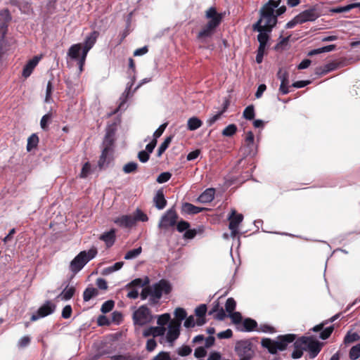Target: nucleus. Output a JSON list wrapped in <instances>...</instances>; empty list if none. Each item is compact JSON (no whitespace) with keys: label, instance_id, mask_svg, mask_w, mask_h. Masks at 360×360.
<instances>
[{"label":"nucleus","instance_id":"864d4df0","mask_svg":"<svg viewBox=\"0 0 360 360\" xmlns=\"http://www.w3.org/2000/svg\"><path fill=\"white\" fill-rule=\"evenodd\" d=\"M333 326H329L323 330L319 335V338L322 340H326L330 337L333 331Z\"/></svg>","mask_w":360,"mask_h":360},{"label":"nucleus","instance_id":"6ab92c4d","mask_svg":"<svg viewBox=\"0 0 360 360\" xmlns=\"http://www.w3.org/2000/svg\"><path fill=\"white\" fill-rule=\"evenodd\" d=\"M41 58V56H36L27 63V64L24 66L22 72V75L25 78H27L30 76Z\"/></svg>","mask_w":360,"mask_h":360},{"label":"nucleus","instance_id":"774afa93","mask_svg":"<svg viewBox=\"0 0 360 360\" xmlns=\"http://www.w3.org/2000/svg\"><path fill=\"white\" fill-rule=\"evenodd\" d=\"M152 360H171V358L168 352H161Z\"/></svg>","mask_w":360,"mask_h":360},{"label":"nucleus","instance_id":"5701e85b","mask_svg":"<svg viewBox=\"0 0 360 360\" xmlns=\"http://www.w3.org/2000/svg\"><path fill=\"white\" fill-rule=\"evenodd\" d=\"M215 190L214 188L206 189L198 198L202 203H208L213 200L214 198Z\"/></svg>","mask_w":360,"mask_h":360},{"label":"nucleus","instance_id":"412c9836","mask_svg":"<svg viewBox=\"0 0 360 360\" xmlns=\"http://www.w3.org/2000/svg\"><path fill=\"white\" fill-rule=\"evenodd\" d=\"M115 131L113 129H108L106 131L104 140L103 142V149H107L112 152V146L114 143Z\"/></svg>","mask_w":360,"mask_h":360},{"label":"nucleus","instance_id":"39448f33","mask_svg":"<svg viewBox=\"0 0 360 360\" xmlns=\"http://www.w3.org/2000/svg\"><path fill=\"white\" fill-rule=\"evenodd\" d=\"M171 283L165 279L153 284V298L151 299V305H155L159 303L160 300L164 295H168L172 291Z\"/></svg>","mask_w":360,"mask_h":360},{"label":"nucleus","instance_id":"79ce46f5","mask_svg":"<svg viewBox=\"0 0 360 360\" xmlns=\"http://www.w3.org/2000/svg\"><path fill=\"white\" fill-rule=\"evenodd\" d=\"M172 136L167 137L165 141L161 143L158 150V156H160L168 148L172 141Z\"/></svg>","mask_w":360,"mask_h":360},{"label":"nucleus","instance_id":"58836bf2","mask_svg":"<svg viewBox=\"0 0 360 360\" xmlns=\"http://www.w3.org/2000/svg\"><path fill=\"white\" fill-rule=\"evenodd\" d=\"M138 168V164L135 162H129L125 164L123 167V172L125 174L133 173L136 171Z\"/></svg>","mask_w":360,"mask_h":360},{"label":"nucleus","instance_id":"aec40b11","mask_svg":"<svg viewBox=\"0 0 360 360\" xmlns=\"http://www.w3.org/2000/svg\"><path fill=\"white\" fill-rule=\"evenodd\" d=\"M82 49V44L79 43L72 45L68 51V56L72 60H77L79 66Z\"/></svg>","mask_w":360,"mask_h":360},{"label":"nucleus","instance_id":"bb28decb","mask_svg":"<svg viewBox=\"0 0 360 360\" xmlns=\"http://www.w3.org/2000/svg\"><path fill=\"white\" fill-rule=\"evenodd\" d=\"M109 360H141L137 355L131 353L119 354L108 356Z\"/></svg>","mask_w":360,"mask_h":360},{"label":"nucleus","instance_id":"a211bd4d","mask_svg":"<svg viewBox=\"0 0 360 360\" xmlns=\"http://www.w3.org/2000/svg\"><path fill=\"white\" fill-rule=\"evenodd\" d=\"M114 222L121 227L131 228L135 224L136 219L132 215H122L116 218Z\"/></svg>","mask_w":360,"mask_h":360},{"label":"nucleus","instance_id":"6e6d98bb","mask_svg":"<svg viewBox=\"0 0 360 360\" xmlns=\"http://www.w3.org/2000/svg\"><path fill=\"white\" fill-rule=\"evenodd\" d=\"M90 172H91V165L89 164V162H87L84 163V165H83V167L82 168V171L80 173V177L81 178L87 177V176L90 174Z\"/></svg>","mask_w":360,"mask_h":360},{"label":"nucleus","instance_id":"dca6fc26","mask_svg":"<svg viewBox=\"0 0 360 360\" xmlns=\"http://www.w3.org/2000/svg\"><path fill=\"white\" fill-rule=\"evenodd\" d=\"M277 77L281 80V85L279 91L283 94L285 95L290 92L289 88V73L283 69L280 68L277 72Z\"/></svg>","mask_w":360,"mask_h":360},{"label":"nucleus","instance_id":"e2e57ef3","mask_svg":"<svg viewBox=\"0 0 360 360\" xmlns=\"http://www.w3.org/2000/svg\"><path fill=\"white\" fill-rule=\"evenodd\" d=\"M153 330V337L162 336L165 333L166 328L161 326L152 327Z\"/></svg>","mask_w":360,"mask_h":360},{"label":"nucleus","instance_id":"f03ea898","mask_svg":"<svg viewBox=\"0 0 360 360\" xmlns=\"http://www.w3.org/2000/svg\"><path fill=\"white\" fill-rule=\"evenodd\" d=\"M205 17L209 19V21L198 34V38L202 41L210 37L214 34L215 29L222 20V15L217 13L214 7H210L207 10Z\"/></svg>","mask_w":360,"mask_h":360},{"label":"nucleus","instance_id":"473e14b6","mask_svg":"<svg viewBox=\"0 0 360 360\" xmlns=\"http://www.w3.org/2000/svg\"><path fill=\"white\" fill-rule=\"evenodd\" d=\"M124 265L123 262H118L115 263L113 265L108 266L103 269V274L108 275L116 271L120 270Z\"/></svg>","mask_w":360,"mask_h":360},{"label":"nucleus","instance_id":"f704fd0d","mask_svg":"<svg viewBox=\"0 0 360 360\" xmlns=\"http://www.w3.org/2000/svg\"><path fill=\"white\" fill-rule=\"evenodd\" d=\"M38 142V136L35 134H32L27 139V150L30 151L37 146Z\"/></svg>","mask_w":360,"mask_h":360},{"label":"nucleus","instance_id":"4468645a","mask_svg":"<svg viewBox=\"0 0 360 360\" xmlns=\"http://www.w3.org/2000/svg\"><path fill=\"white\" fill-rule=\"evenodd\" d=\"M297 16L302 24L307 22H314L321 16V11L317 6H312L300 13Z\"/></svg>","mask_w":360,"mask_h":360},{"label":"nucleus","instance_id":"7ed1b4c3","mask_svg":"<svg viewBox=\"0 0 360 360\" xmlns=\"http://www.w3.org/2000/svg\"><path fill=\"white\" fill-rule=\"evenodd\" d=\"M295 335L287 334L279 335L276 340H272L270 338H263L261 345L263 347L268 349L271 354H276L278 351H283L286 349L289 343L294 342Z\"/></svg>","mask_w":360,"mask_h":360},{"label":"nucleus","instance_id":"f3484780","mask_svg":"<svg viewBox=\"0 0 360 360\" xmlns=\"http://www.w3.org/2000/svg\"><path fill=\"white\" fill-rule=\"evenodd\" d=\"M181 323L179 321H172L168 325V331L167 333V340L172 343L176 340L180 334Z\"/></svg>","mask_w":360,"mask_h":360},{"label":"nucleus","instance_id":"ea45409f","mask_svg":"<svg viewBox=\"0 0 360 360\" xmlns=\"http://www.w3.org/2000/svg\"><path fill=\"white\" fill-rule=\"evenodd\" d=\"M170 319L171 317L169 314H163L162 315L158 316L157 323L159 325V326L165 327V326L169 323Z\"/></svg>","mask_w":360,"mask_h":360},{"label":"nucleus","instance_id":"c9c22d12","mask_svg":"<svg viewBox=\"0 0 360 360\" xmlns=\"http://www.w3.org/2000/svg\"><path fill=\"white\" fill-rule=\"evenodd\" d=\"M141 247L131 250L125 254L124 259L127 260L135 259L141 253Z\"/></svg>","mask_w":360,"mask_h":360},{"label":"nucleus","instance_id":"49530a36","mask_svg":"<svg viewBox=\"0 0 360 360\" xmlns=\"http://www.w3.org/2000/svg\"><path fill=\"white\" fill-rule=\"evenodd\" d=\"M52 115L51 113H47L44 115L40 121V126L41 129L44 130H46L48 129V125L51 120Z\"/></svg>","mask_w":360,"mask_h":360},{"label":"nucleus","instance_id":"f257e3e1","mask_svg":"<svg viewBox=\"0 0 360 360\" xmlns=\"http://www.w3.org/2000/svg\"><path fill=\"white\" fill-rule=\"evenodd\" d=\"M281 0H269L260 9V18L252 26L254 31H260L262 27L268 32H271L272 29L277 24V18L283 14L286 11L285 6L279 7Z\"/></svg>","mask_w":360,"mask_h":360},{"label":"nucleus","instance_id":"052dcab7","mask_svg":"<svg viewBox=\"0 0 360 360\" xmlns=\"http://www.w3.org/2000/svg\"><path fill=\"white\" fill-rule=\"evenodd\" d=\"M167 126V123H164V124H161L159 127V128L154 132L153 139L157 141V139L163 134Z\"/></svg>","mask_w":360,"mask_h":360},{"label":"nucleus","instance_id":"72a5a7b5","mask_svg":"<svg viewBox=\"0 0 360 360\" xmlns=\"http://www.w3.org/2000/svg\"><path fill=\"white\" fill-rule=\"evenodd\" d=\"M131 87V84L128 85L124 91L123 92V94H122V96H120V103L118 106V110H122L124 108V105L126 103L128 96L129 95Z\"/></svg>","mask_w":360,"mask_h":360},{"label":"nucleus","instance_id":"a18cd8bd","mask_svg":"<svg viewBox=\"0 0 360 360\" xmlns=\"http://www.w3.org/2000/svg\"><path fill=\"white\" fill-rule=\"evenodd\" d=\"M236 302L235 300L232 297H229L227 299L225 304V309L226 311L230 314L231 312H233V311L236 309Z\"/></svg>","mask_w":360,"mask_h":360},{"label":"nucleus","instance_id":"680f3d73","mask_svg":"<svg viewBox=\"0 0 360 360\" xmlns=\"http://www.w3.org/2000/svg\"><path fill=\"white\" fill-rule=\"evenodd\" d=\"M192 352V349L190 347L186 345L182 346L181 347L179 348L178 349V354L181 356H186L189 355Z\"/></svg>","mask_w":360,"mask_h":360},{"label":"nucleus","instance_id":"6e6552de","mask_svg":"<svg viewBox=\"0 0 360 360\" xmlns=\"http://www.w3.org/2000/svg\"><path fill=\"white\" fill-rule=\"evenodd\" d=\"M300 345L304 346L305 351L309 352L311 358L316 357L321 351V344L314 340L311 337H302L297 340V347H300Z\"/></svg>","mask_w":360,"mask_h":360},{"label":"nucleus","instance_id":"8fccbe9b","mask_svg":"<svg viewBox=\"0 0 360 360\" xmlns=\"http://www.w3.org/2000/svg\"><path fill=\"white\" fill-rule=\"evenodd\" d=\"M115 303L112 300L105 301L101 306V311L103 314L110 311L114 307Z\"/></svg>","mask_w":360,"mask_h":360},{"label":"nucleus","instance_id":"37998d69","mask_svg":"<svg viewBox=\"0 0 360 360\" xmlns=\"http://www.w3.org/2000/svg\"><path fill=\"white\" fill-rule=\"evenodd\" d=\"M257 322L251 319H245L243 321V326L247 331H252L257 327Z\"/></svg>","mask_w":360,"mask_h":360},{"label":"nucleus","instance_id":"423d86ee","mask_svg":"<svg viewBox=\"0 0 360 360\" xmlns=\"http://www.w3.org/2000/svg\"><path fill=\"white\" fill-rule=\"evenodd\" d=\"M155 316L151 314L150 310L146 305H141L136 309L132 315L134 325L143 326L150 323Z\"/></svg>","mask_w":360,"mask_h":360},{"label":"nucleus","instance_id":"603ef678","mask_svg":"<svg viewBox=\"0 0 360 360\" xmlns=\"http://www.w3.org/2000/svg\"><path fill=\"white\" fill-rule=\"evenodd\" d=\"M133 217L136 219V221H147L148 220V216L139 209L136 210Z\"/></svg>","mask_w":360,"mask_h":360},{"label":"nucleus","instance_id":"338daca9","mask_svg":"<svg viewBox=\"0 0 360 360\" xmlns=\"http://www.w3.org/2000/svg\"><path fill=\"white\" fill-rule=\"evenodd\" d=\"M150 158V153H147L146 150H141L138 154V158L141 162H146Z\"/></svg>","mask_w":360,"mask_h":360},{"label":"nucleus","instance_id":"de8ad7c7","mask_svg":"<svg viewBox=\"0 0 360 360\" xmlns=\"http://www.w3.org/2000/svg\"><path fill=\"white\" fill-rule=\"evenodd\" d=\"M243 117L248 120L255 117V110L253 105H249L243 111Z\"/></svg>","mask_w":360,"mask_h":360},{"label":"nucleus","instance_id":"0eeeda50","mask_svg":"<svg viewBox=\"0 0 360 360\" xmlns=\"http://www.w3.org/2000/svg\"><path fill=\"white\" fill-rule=\"evenodd\" d=\"M178 214L174 208L169 209L160 218L158 228L160 234L165 235L169 228H173L177 223Z\"/></svg>","mask_w":360,"mask_h":360},{"label":"nucleus","instance_id":"9d476101","mask_svg":"<svg viewBox=\"0 0 360 360\" xmlns=\"http://www.w3.org/2000/svg\"><path fill=\"white\" fill-rule=\"evenodd\" d=\"M148 283V277L144 279L140 278L134 279L124 286V288L129 290L127 297L129 299H136L139 297V290Z\"/></svg>","mask_w":360,"mask_h":360},{"label":"nucleus","instance_id":"9b49d317","mask_svg":"<svg viewBox=\"0 0 360 360\" xmlns=\"http://www.w3.org/2000/svg\"><path fill=\"white\" fill-rule=\"evenodd\" d=\"M235 350L240 357V360H251L254 354L251 344L247 341L238 342Z\"/></svg>","mask_w":360,"mask_h":360},{"label":"nucleus","instance_id":"4d7b16f0","mask_svg":"<svg viewBox=\"0 0 360 360\" xmlns=\"http://www.w3.org/2000/svg\"><path fill=\"white\" fill-rule=\"evenodd\" d=\"M176 225L179 232L186 231L190 227L189 223L184 220L179 221Z\"/></svg>","mask_w":360,"mask_h":360},{"label":"nucleus","instance_id":"2eb2a0df","mask_svg":"<svg viewBox=\"0 0 360 360\" xmlns=\"http://www.w3.org/2000/svg\"><path fill=\"white\" fill-rule=\"evenodd\" d=\"M56 306L51 301H46L41 306L35 314H33L30 318L32 321H35L41 318H44L54 312Z\"/></svg>","mask_w":360,"mask_h":360},{"label":"nucleus","instance_id":"5fc2aeb1","mask_svg":"<svg viewBox=\"0 0 360 360\" xmlns=\"http://www.w3.org/2000/svg\"><path fill=\"white\" fill-rule=\"evenodd\" d=\"M172 174L169 172H162L161 173L157 178V181L159 184H163L169 180L171 178Z\"/></svg>","mask_w":360,"mask_h":360},{"label":"nucleus","instance_id":"c03bdc74","mask_svg":"<svg viewBox=\"0 0 360 360\" xmlns=\"http://www.w3.org/2000/svg\"><path fill=\"white\" fill-rule=\"evenodd\" d=\"M236 130L237 127L235 124H229L222 131V135L224 136H231L236 132Z\"/></svg>","mask_w":360,"mask_h":360},{"label":"nucleus","instance_id":"bf43d9fd","mask_svg":"<svg viewBox=\"0 0 360 360\" xmlns=\"http://www.w3.org/2000/svg\"><path fill=\"white\" fill-rule=\"evenodd\" d=\"M229 316L234 323H239L242 321V316L240 312L233 311L230 313Z\"/></svg>","mask_w":360,"mask_h":360},{"label":"nucleus","instance_id":"b1692460","mask_svg":"<svg viewBox=\"0 0 360 360\" xmlns=\"http://www.w3.org/2000/svg\"><path fill=\"white\" fill-rule=\"evenodd\" d=\"M111 152L107 150V149H103L102 150L101 155L100 156V159L98 160V165L100 169H104L107 167L110 162V155Z\"/></svg>","mask_w":360,"mask_h":360},{"label":"nucleus","instance_id":"ddd939ff","mask_svg":"<svg viewBox=\"0 0 360 360\" xmlns=\"http://www.w3.org/2000/svg\"><path fill=\"white\" fill-rule=\"evenodd\" d=\"M10 20L11 15L8 10L0 12V56L3 52L4 39L7 31V24Z\"/></svg>","mask_w":360,"mask_h":360},{"label":"nucleus","instance_id":"20e7f679","mask_svg":"<svg viewBox=\"0 0 360 360\" xmlns=\"http://www.w3.org/2000/svg\"><path fill=\"white\" fill-rule=\"evenodd\" d=\"M97 250L93 247L88 251L80 252L70 262V270L74 274H77L83 267L97 255Z\"/></svg>","mask_w":360,"mask_h":360},{"label":"nucleus","instance_id":"13d9d810","mask_svg":"<svg viewBox=\"0 0 360 360\" xmlns=\"http://www.w3.org/2000/svg\"><path fill=\"white\" fill-rule=\"evenodd\" d=\"M207 311V307L205 304H200L195 309V314L198 317L205 316Z\"/></svg>","mask_w":360,"mask_h":360},{"label":"nucleus","instance_id":"69168bd1","mask_svg":"<svg viewBox=\"0 0 360 360\" xmlns=\"http://www.w3.org/2000/svg\"><path fill=\"white\" fill-rule=\"evenodd\" d=\"M233 332L231 329H227L224 331H221L217 334V337L219 339H227L232 337Z\"/></svg>","mask_w":360,"mask_h":360},{"label":"nucleus","instance_id":"f8f14e48","mask_svg":"<svg viewBox=\"0 0 360 360\" xmlns=\"http://www.w3.org/2000/svg\"><path fill=\"white\" fill-rule=\"evenodd\" d=\"M228 219L229 221V229L231 230V236L234 238L238 233V226L243 220V215L238 214L236 210L232 209Z\"/></svg>","mask_w":360,"mask_h":360},{"label":"nucleus","instance_id":"2f4dec72","mask_svg":"<svg viewBox=\"0 0 360 360\" xmlns=\"http://www.w3.org/2000/svg\"><path fill=\"white\" fill-rule=\"evenodd\" d=\"M98 295V290L94 287H88L83 293L84 301L88 302Z\"/></svg>","mask_w":360,"mask_h":360},{"label":"nucleus","instance_id":"c85d7f7f","mask_svg":"<svg viewBox=\"0 0 360 360\" xmlns=\"http://www.w3.org/2000/svg\"><path fill=\"white\" fill-rule=\"evenodd\" d=\"M202 122L197 117H192L188 120L187 129L190 131H195L200 128Z\"/></svg>","mask_w":360,"mask_h":360},{"label":"nucleus","instance_id":"c756f323","mask_svg":"<svg viewBox=\"0 0 360 360\" xmlns=\"http://www.w3.org/2000/svg\"><path fill=\"white\" fill-rule=\"evenodd\" d=\"M75 289L74 287H68L67 286L62 292L58 296V298H60L63 300H70L74 294Z\"/></svg>","mask_w":360,"mask_h":360},{"label":"nucleus","instance_id":"7c9ffc66","mask_svg":"<svg viewBox=\"0 0 360 360\" xmlns=\"http://www.w3.org/2000/svg\"><path fill=\"white\" fill-rule=\"evenodd\" d=\"M140 297L142 300H145L149 297L148 302L150 305H151V299L153 298V285L143 288L140 294Z\"/></svg>","mask_w":360,"mask_h":360},{"label":"nucleus","instance_id":"a19ab883","mask_svg":"<svg viewBox=\"0 0 360 360\" xmlns=\"http://www.w3.org/2000/svg\"><path fill=\"white\" fill-rule=\"evenodd\" d=\"M349 358L356 360L360 356V344L353 346L349 351Z\"/></svg>","mask_w":360,"mask_h":360},{"label":"nucleus","instance_id":"393cba45","mask_svg":"<svg viewBox=\"0 0 360 360\" xmlns=\"http://www.w3.org/2000/svg\"><path fill=\"white\" fill-rule=\"evenodd\" d=\"M99 238L104 241L108 247H110L114 244L115 240V231L114 229H111L102 234Z\"/></svg>","mask_w":360,"mask_h":360},{"label":"nucleus","instance_id":"4be33fe9","mask_svg":"<svg viewBox=\"0 0 360 360\" xmlns=\"http://www.w3.org/2000/svg\"><path fill=\"white\" fill-rule=\"evenodd\" d=\"M260 30H262L257 31L259 32V34L257 35V40L259 43L258 48L266 49L267 42L269 39V34L271 32H268L262 27Z\"/></svg>","mask_w":360,"mask_h":360},{"label":"nucleus","instance_id":"1a4fd4ad","mask_svg":"<svg viewBox=\"0 0 360 360\" xmlns=\"http://www.w3.org/2000/svg\"><path fill=\"white\" fill-rule=\"evenodd\" d=\"M98 35L99 33L97 31H94L86 37L84 45L82 46V53L79 60L80 72L83 70V66L85 63L87 53L96 44Z\"/></svg>","mask_w":360,"mask_h":360},{"label":"nucleus","instance_id":"0e129e2a","mask_svg":"<svg viewBox=\"0 0 360 360\" xmlns=\"http://www.w3.org/2000/svg\"><path fill=\"white\" fill-rule=\"evenodd\" d=\"M298 24H302V23H301V21H300L299 17L297 15L296 16L294 17L293 19H292L290 21H289L285 25V28L286 29H291V28L294 27L295 25H297Z\"/></svg>","mask_w":360,"mask_h":360},{"label":"nucleus","instance_id":"e433bc0d","mask_svg":"<svg viewBox=\"0 0 360 360\" xmlns=\"http://www.w3.org/2000/svg\"><path fill=\"white\" fill-rule=\"evenodd\" d=\"M297 340L294 343V347L295 349L292 352L291 356L292 359H300L303 355V351H305L304 349V346L302 345H300V347H297Z\"/></svg>","mask_w":360,"mask_h":360},{"label":"nucleus","instance_id":"09e8293b","mask_svg":"<svg viewBox=\"0 0 360 360\" xmlns=\"http://www.w3.org/2000/svg\"><path fill=\"white\" fill-rule=\"evenodd\" d=\"M174 316H176L177 320H174L175 321H179L181 323L186 317V311L181 307L176 308L174 311Z\"/></svg>","mask_w":360,"mask_h":360},{"label":"nucleus","instance_id":"4c0bfd02","mask_svg":"<svg viewBox=\"0 0 360 360\" xmlns=\"http://www.w3.org/2000/svg\"><path fill=\"white\" fill-rule=\"evenodd\" d=\"M360 339V336L356 333H352L349 331L344 338V342L345 344H349L357 341Z\"/></svg>","mask_w":360,"mask_h":360},{"label":"nucleus","instance_id":"3c124183","mask_svg":"<svg viewBox=\"0 0 360 360\" xmlns=\"http://www.w3.org/2000/svg\"><path fill=\"white\" fill-rule=\"evenodd\" d=\"M353 8H354V3L348 4L345 6L337 7L335 8H333L332 10V11L334 13H340L348 12Z\"/></svg>","mask_w":360,"mask_h":360},{"label":"nucleus","instance_id":"a878e982","mask_svg":"<svg viewBox=\"0 0 360 360\" xmlns=\"http://www.w3.org/2000/svg\"><path fill=\"white\" fill-rule=\"evenodd\" d=\"M153 201L155 207L158 210L164 209L167 204V201L162 191H158L157 192L155 197L153 198Z\"/></svg>","mask_w":360,"mask_h":360},{"label":"nucleus","instance_id":"cd10ccee","mask_svg":"<svg viewBox=\"0 0 360 360\" xmlns=\"http://www.w3.org/2000/svg\"><path fill=\"white\" fill-rule=\"evenodd\" d=\"M203 208L193 205V204L185 202L182 205V212L188 214H195L200 212Z\"/></svg>","mask_w":360,"mask_h":360}]
</instances>
